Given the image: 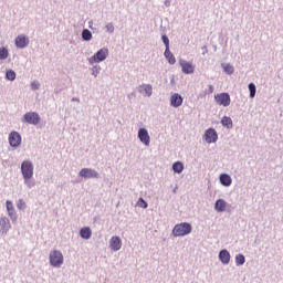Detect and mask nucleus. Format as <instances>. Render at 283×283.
<instances>
[{"mask_svg": "<svg viewBox=\"0 0 283 283\" xmlns=\"http://www.w3.org/2000/svg\"><path fill=\"white\" fill-rule=\"evenodd\" d=\"M191 231H192L191 223L182 222L174 227L172 234L175 235V238H182L185 235H189Z\"/></svg>", "mask_w": 283, "mask_h": 283, "instance_id": "nucleus-1", "label": "nucleus"}, {"mask_svg": "<svg viewBox=\"0 0 283 283\" xmlns=\"http://www.w3.org/2000/svg\"><path fill=\"white\" fill-rule=\"evenodd\" d=\"M21 171L25 180H30L34 176V167L30 161H23L21 165Z\"/></svg>", "mask_w": 283, "mask_h": 283, "instance_id": "nucleus-2", "label": "nucleus"}, {"mask_svg": "<svg viewBox=\"0 0 283 283\" xmlns=\"http://www.w3.org/2000/svg\"><path fill=\"white\" fill-rule=\"evenodd\" d=\"M214 101L223 107H229L231 105V96L229 93H220L214 95Z\"/></svg>", "mask_w": 283, "mask_h": 283, "instance_id": "nucleus-3", "label": "nucleus"}, {"mask_svg": "<svg viewBox=\"0 0 283 283\" xmlns=\"http://www.w3.org/2000/svg\"><path fill=\"white\" fill-rule=\"evenodd\" d=\"M109 54V50L107 49H101L99 51L96 52L91 59V63H101L107 59V55Z\"/></svg>", "mask_w": 283, "mask_h": 283, "instance_id": "nucleus-4", "label": "nucleus"}, {"mask_svg": "<svg viewBox=\"0 0 283 283\" xmlns=\"http://www.w3.org/2000/svg\"><path fill=\"white\" fill-rule=\"evenodd\" d=\"M50 263L52 266H61L63 264V253L61 251H52L50 253Z\"/></svg>", "mask_w": 283, "mask_h": 283, "instance_id": "nucleus-5", "label": "nucleus"}, {"mask_svg": "<svg viewBox=\"0 0 283 283\" xmlns=\"http://www.w3.org/2000/svg\"><path fill=\"white\" fill-rule=\"evenodd\" d=\"M24 122L29 123V125H39V123H41V117H39L38 113L30 112L24 114Z\"/></svg>", "mask_w": 283, "mask_h": 283, "instance_id": "nucleus-6", "label": "nucleus"}, {"mask_svg": "<svg viewBox=\"0 0 283 283\" xmlns=\"http://www.w3.org/2000/svg\"><path fill=\"white\" fill-rule=\"evenodd\" d=\"M138 138L143 145H146V147H149V144L151 143V137H149V133L145 128H140L138 130Z\"/></svg>", "mask_w": 283, "mask_h": 283, "instance_id": "nucleus-7", "label": "nucleus"}, {"mask_svg": "<svg viewBox=\"0 0 283 283\" xmlns=\"http://www.w3.org/2000/svg\"><path fill=\"white\" fill-rule=\"evenodd\" d=\"M205 140L208 144L217 143L218 142V132L213 128H209L205 133Z\"/></svg>", "mask_w": 283, "mask_h": 283, "instance_id": "nucleus-8", "label": "nucleus"}, {"mask_svg": "<svg viewBox=\"0 0 283 283\" xmlns=\"http://www.w3.org/2000/svg\"><path fill=\"white\" fill-rule=\"evenodd\" d=\"M179 65L181 66L184 74H193V72L196 71V66H193L191 62L180 60Z\"/></svg>", "mask_w": 283, "mask_h": 283, "instance_id": "nucleus-9", "label": "nucleus"}, {"mask_svg": "<svg viewBox=\"0 0 283 283\" xmlns=\"http://www.w3.org/2000/svg\"><path fill=\"white\" fill-rule=\"evenodd\" d=\"M9 144L11 147H19V145H21V135L17 132H11L9 135Z\"/></svg>", "mask_w": 283, "mask_h": 283, "instance_id": "nucleus-10", "label": "nucleus"}, {"mask_svg": "<svg viewBox=\"0 0 283 283\" xmlns=\"http://www.w3.org/2000/svg\"><path fill=\"white\" fill-rule=\"evenodd\" d=\"M123 247V241L120 240L119 237H113L109 240V248L112 249V251H120Z\"/></svg>", "mask_w": 283, "mask_h": 283, "instance_id": "nucleus-11", "label": "nucleus"}, {"mask_svg": "<svg viewBox=\"0 0 283 283\" xmlns=\"http://www.w3.org/2000/svg\"><path fill=\"white\" fill-rule=\"evenodd\" d=\"M82 178H98V172L94 169L84 168L80 171Z\"/></svg>", "mask_w": 283, "mask_h": 283, "instance_id": "nucleus-12", "label": "nucleus"}, {"mask_svg": "<svg viewBox=\"0 0 283 283\" xmlns=\"http://www.w3.org/2000/svg\"><path fill=\"white\" fill-rule=\"evenodd\" d=\"M170 104L172 107H180V105H182V96H180L178 93H175L170 97Z\"/></svg>", "mask_w": 283, "mask_h": 283, "instance_id": "nucleus-13", "label": "nucleus"}, {"mask_svg": "<svg viewBox=\"0 0 283 283\" xmlns=\"http://www.w3.org/2000/svg\"><path fill=\"white\" fill-rule=\"evenodd\" d=\"M219 259L222 264H229V262H231V254L227 250H221L219 253Z\"/></svg>", "mask_w": 283, "mask_h": 283, "instance_id": "nucleus-14", "label": "nucleus"}, {"mask_svg": "<svg viewBox=\"0 0 283 283\" xmlns=\"http://www.w3.org/2000/svg\"><path fill=\"white\" fill-rule=\"evenodd\" d=\"M28 43H30V41L28 40V38H25V35H19L17 39H15V45L17 48H27Z\"/></svg>", "mask_w": 283, "mask_h": 283, "instance_id": "nucleus-15", "label": "nucleus"}, {"mask_svg": "<svg viewBox=\"0 0 283 283\" xmlns=\"http://www.w3.org/2000/svg\"><path fill=\"white\" fill-rule=\"evenodd\" d=\"M220 182H221V185H223V187H231V182H233V181L231 179V176H229L227 174H222L220 176Z\"/></svg>", "mask_w": 283, "mask_h": 283, "instance_id": "nucleus-16", "label": "nucleus"}, {"mask_svg": "<svg viewBox=\"0 0 283 283\" xmlns=\"http://www.w3.org/2000/svg\"><path fill=\"white\" fill-rule=\"evenodd\" d=\"M80 235L81 238H83V240H90L92 238V229H90L88 227L82 228L80 231Z\"/></svg>", "mask_w": 283, "mask_h": 283, "instance_id": "nucleus-17", "label": "nucleus"}, {"mask_svg": "<svg viewBox=\"0 0 283 283\" xmlns=\"http://www.w3.org/2000/svg\"><path fill=\"white\" fill-rule=\"evenodd\" d=\"M7 211L12 220H17V213L14 212V206L12 205V201H7Z\"/></svg>", "mask_w": 283, "mask_h": 283, "instance_id": "nucleus-18", "label": "nucleus"}, {"mask_svg": "<svg viewBox=\"0 0 283 283\" xmlns=\"http://www.w3.org/2000/svg\"><path fill=\"white\" fill-rule=\"evenodd\" d=\"M214 209L216 211H219V212L224 211V209H227V201L222 199L217 200L214 205Z\"/></svg>", "mask_w": 283, "mask_h": 283, "instance_id": "nucleus-19", "label": "nucleus"}, {"mask_svg": "<svg viewBox=\"0 0 283 283\" xmlns=\"http://www.w3.org/2000/svg\"><path fill=\"white\" fill-rule=\"evenodd\" d=\"M164 54H165V57L167 59L168 63L170 65H175L176 56H174V53H171V51L169 49H166Z\"/></svg>", "mask_w": 283, "mask_h": 283, "instance_id": "nucleus-20", "label": "nucleus"}, {"mask_svg": "<svg viewBox=\"0 0 283 283\" xmlns=\"http://www.w3.org/2000/svg\"><path fill=\"white\" fill-rule=\"evenodd\" d=\"M142 94H145V96H151L153 94V87L149 84H144L140 86Z\"/></svg>", "mask_w": 283, "mask_h": 283, "instance_id": "nucleus-21", "label": "nucleus"}, {"mask_svg": "<svg viewBox=\"0 0 283 283\" xmlns=\"http://www.w3.org/2000/svg\"><path fill=\"white\" fill-rule=\"evenodd\" d=\"M184 170H185V165H182V163L176 161L172 165V171H175V174H182Z\"/></svg>", "mask_w": 283, "mask_h": 283, "instance_id": "nucleus-22", "label": "nucleus"}, {"mask_svg": "<svg viewBox=\"0 0 283 283\" xmlns=\"http://www.w3.org/2000/svg\"><path fill=\"white\" fill-rule=\"evenodd\" d=\"M221 125H223V127H228V129H231V127H233V120L231 117L224 116L221 119Z\"/></svg>", "mask_w": 283, "mask_h": 283, "instance_id": "nucleus-23", "label": "nucleus"}, {"mask_svg": "<svg viewBox=\"0 0 283 283\" xmlns=\"http://www.w3.org/2000/svg\"><path fill=\"white\" fill-rule=\"evenodd\" d=\"M82 39L84 41H92V32L90 30H87V29L83 30Z\"/></svg>", "mask_w": 283, "mask_h": 283, "instance_id": "nucleus-24", "label": "nucleus"}, {"mask_svg": "<svg viewBox=\"0 0 283 283\" xmlns=\"http://www.w3.org/2000/svg\"><path fill=\"white\" fill-rule=\"evenodd\" d=\"M6 78H8V81H14V78H17V73L13 70H9L6 73Z\"/></svg>", "mask_w": 283, "mask_h": 283, "instance_id": "nucleus-25", "label": "nucleus"}, {"mask_svg": "<svg viewBox=\"0 0 283 283\" xmlns=\"http://www.w3.org/2000/svg\"><path fill=\"white\" fill-rule=\"evenodd\" d=\"M223 71L226 74H233L234 69L231 64H222Z\"/></svg>", "mask_w": 283, "mask_h": 283, "instance_id": "nucleus-26", "label": "nucleus"}, {"mask_svg": "<svg viewBox=\"0 0 283 283\" xmlns=\"http://www.w3.org/2000/svg\"><path fill=\"white\" fill-rule=\"evenodd\" d=\"M249 91H250V98H255V92H256L255 84L250 83L249 84Z\"/></svg>", "mask_w": 283, "mask_h": 283, "instance_id": "nucleus-27", "label": "nucleus"}, {"mask_svg": "<svg viewBox=\"0 0 283 283\" xmlns=\"http://www.w3.org/2000/svg\"><path fill=\"white\" fill-rule=\"evenodd\" d=\"M8 49H6V48H1L0 49V61H3V60H6L7 57H8Z\"/></svg>", "mask_w": 283, "mask_h": 283, "instance_id": "nucleus-28", "label": "nucleus"}, {"mask_svg": "<svg viewBox=\"0 0 283 283\" xmlns=\"http://www.w3.org/2000/svg\"><path fill=\"white\" fill-rule=\"evenodd\" d=\"M244 262H245V259H244V255L243 254H238L237 256H235V263L240 266V265H242V264H244Z\"/></svg>", "mask_w": 283, "mask_h": 283, "instance_id": "nucleus-29", "label": "nucleus"}, {"mask_svg": "<svg viewBox=\"0 0 283 283\" xmlns=\"http://www.w3.org/2000/svg\"><path fill=\"white\" fill-rule=\"evenodd\" d=\"M137 206L140 207L142 209H147V207H148L147 201H145V199H143V198L138 199Z\"/></svg>", "mask_w": 283, "mask_h": 283, "instance_id": "nucleus-30", "label": "nucleus"}, {"mask_svg": "<svg viewBox=\"0 0 283 283\" xmlns=\"http://www.w3.org/2000/svg\"><path fill=\"white\" fill-rule=\"evenodd\" d=\"M161 39L164 41L166 50H169V38H167V35H163Z\"/></svg>", "mask_w": 283, "mask_h": 283, "instance_id": "nucleus-31", "label": "nucleus"}, {"mask_svg": "<svg viewBox=\"0 0 283 283\" xmlns=\"http://www.w3.org/2000/svg\"><path fill=\"white\" fill-rule=\"evenodd\" d=\"M106 32H109V33L114 32V24L108 23V24L106 25Z\"/></svg>", "mask_w": 283, "mask_h": 283, "instance_id": "nucleus-32", "label": "nucleus"}, {"mask_svg": "<svg viewBox=\"0 0 283 283\" xmlns=\"http://www.w3.org/2000/svg\"><path fill=\"white\" fill-rule=\"evenodd\" d=\"M40 86H41V84H39V82H32L31 83V88L32 90H39Z\"/></svg>", "mask_w": 283, "mask_h": 283, "instance_id": "nucleus-33", "label": "nucleus"}, {"mask_svg": "<svg viewBox=\"0 0 283 283\" xmlns=\"http://www.w3.org/2000/svg\"><path fill=\"white\" fill-rule=\"evenodd\" d=\"M25 207V202L23 200H20L18 203V209H23Z\"/></svg>", "mask_w": 283, "mask_h": 283, "instance_id": "nucleus-34", "label": "nucleus"}]
</instances>
